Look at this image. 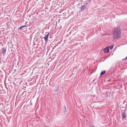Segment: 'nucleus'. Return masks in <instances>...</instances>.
<instances>
[{
    "label": "nucleus",
    "instance_id": "nucleus-4",
    "mask_svg": "<svg viewBox=\"0 0 127 127\" xmlns=\"http://www.w3.org/2000/svg\"><path fill=\"white\" fill-rule=\"evenodd\" d=\"M86 7L85 5H82L81 7L80 8L81 9V10L82 11H83L86 8Z\"/></svg>",
    "mask_w": 127,
    "mask_h": 127
},
{
    "label": "nucleus",
    "instance_id": "nucleus-5",
    "mask_svg": "<svg viewBox=\"0 0 127 127\" xmlns=\"http://www.w3.org/2000/svg\"><path fill=\"white\" fill-rule=\"evenodd\" d=\"M49 34V33H48V34L45 36L44 37V39L45 41H46L48 40V37Z\"/></svg>",
    "mask_w": 127,
    "mask_h": 127
},
{
    "label": "nucleus",
    "instance_id": "nucleus-13",
    "mask_svg": "<svg viewBox=\"0 0 127 127\" xmlns=\"http://www.w3.org/2000/svg\"><path fill=\"white\" fill-rule=\"evenodd\" d=\"M22 27H20L19 28V30H20V29H22Z\"/></svg>",
    "mask_w": 127,
    "mask_h": 127
},
{
    "label": "nucleus",
    "instance_id": "nucleus-3",
    "mask_svg": "<svg viewBox=\"0 0 127 127\" xmlns=\"http://www.w3.org/2000/svg\"><path fill=\"white\" fill-rule=\"evenodd\" d=\"M109 51V49L108 47H106L104 49V52L105 53H108Z\"/></svg>",
    "mask_w": 127,
    "mask_h": 127
},
{
    "label": "nucleus",
    "instance_id": "nucleus-16",
    "mask_svg": "<svg viewBox=\"0 0 127 127\" xmlns=\"http://www.w3.org/2000/svg\"><path fill=\"white\" fill-rule=\"evenodd\" d=\"M92 127H95V126H92Z\"/></svg>",
    "mask_w": 127,
    "mask_h": 127
},
{
    "label": "nucleus",
    "instance_id": "nucleus-11",
    "mask_svg": "<svg viewBox=\"0 0 127 127\" xmlns=\"http://www.w3.org/2000/svg\"><path fill=\"white\" fill-rule=\"evenodd\" d=\"M27 27V26L26 25H24V26H22V28H23L24 27Z\"/></svg>",
    "mask_w": 127,
    "mask_h": 127
},
{
    "label": "nucleus",
    "instance_id": "nucleus-2",
    "mask_svg": "<svg viewBox=\"0 0 127 127\" xmlns=\"http://www.w3.org/2000/svg\"><path fill=\"white\" fill-rule=\"evenodd\" d=\"M121 113L123 120H126V113L123 112H121Z\"/></svg>",
    "mask_w": 127,
    "mask_h": 127
},
{
    "label": "nucleus",
    "instance_id": "nucleus-14",
    "mask_svg": "<svg viewBox=\"0 0 127 127\" xmlns=\"http://www.w3.org/2000/svg\"><path fill=\"white\" fill-rule=\"evenodd\" d=\"M22 27H20L19 28V30H20V29H22Z\"/></svg>",
    "mask_w": 127,
    "mask_h": 127
},
{
    "label": "nucleus",
    "instance_id": "nucleus-6",
    "mask_svg": "<svg viewBox=\"0 0 127 127\" xmlns=\"http://www.w3.org/2000/svg\"><path fill=\"white\" fill-rule=\"evenodd\" d=\"M6 49L5 48H3L2 49V53L3 54V55H4L6 53Z\"/></svg>",
    "mask_w": 127,
    "mask_h": 127
},
{
    "label": "nucleus",
    "instance_id": "nucleus-1",
    "mask_svg": "<svg viewBox=\"0 0 127 127\" xmlns=\"http://www.w3.org/2000/svg\"><path fill=\"white\" fill-rule=\"evenodd\" d=\"M121 34L120 29L118 27H115L113 32V38L116 39L120 37Z\"/></svg>",
    "mask_w": 127,
    "mask_h": 127
},
{
    "label": "nucleus",
    "instance_id": "nucleus-15",
    "mask_svg": "<svg viewBox=\"0 0 127 127\" xmlns=\"http://www.w3.org/2000/svg\"><path fill=\"white\" fill-rule=\"evenodd\" d=\"M64 107L65 108V109L66 110V107Z\"/></svg>",
    "mask_w": 127,
    "mask_h": 127
},
{
    "label": "nucleus",
    "instance_id": "nucleus-7",
    "mask_svg": "<svg viewBox=\"0 0 127 127\" xmlns=\"http://www.w3.org/2000/svg\"><path fill=\"white\" fill-rule=\"evenodd\" d=\"M120 109L121 110L123 111H125L126 110V108L123 107H122Z\"/></svg>",
    "mask_w": 127,
    "mask_h": 127
},
{
    "label": "nucleus",
    "instance_id": "nucleus-8",
    "mask_svg": "<svg viewBox=\"0 0 127 127\" xmlns=\"http://www.w3.org/2000/svg\"><path fill=\"white\" fill-rule=\"evenodd\" d=\"M105 72H106L105 70H104V71H102L101 72L100 74V75H103L104 74H105Z\"/></svg>",
    "mask_w": 127,
    "mask_h": 127
},
{
    "label": "nucleus",
    "instance_id": "nucleus-10",
    "mask_svg": "<svg viewBox=\"0 0 127 127\" xmlns=\"http://www.w3.org/2000/svg\"><path fill=\"white\" fill-rule=\"evenodd\" d=\"M108 47L109 48V49L110 50H111V45H110Z\"/></svg>",
    "mask_w": 127,
    "mask_h": 127
},
{
    "label": "nucleus",
    "instance_id": "nucleus-9",
    "mask_svg": "<svg viewBox=\"0 0 127 127\" xmlns=\"http://www.w3.org/2000/svg\"><path fill=\"white\" fill-rule=\"evenodd\" d=\"M113 105V110H115L116 109V108L117 107L116 105L115 104V105Z\"/></svg>",
    "mask_w": 127,
    "mask_h": 127
},
{
    "label": "nucleus",
    "instance_id": "nucleus-12",
    "mask_svg": "<svg viewBox=\"0 0 127 127\" xmlns=\"http://www.w3.org/2000/svg\"><path fill=\"white\" fill-rule=\"evenodd\" d=\"M113 47H114V45H112V49L113 48Z\"/></svg>",
    "mask_w": 127,
    "mask_h": 127
}]
</instances>
